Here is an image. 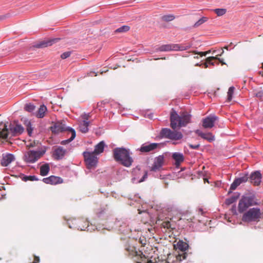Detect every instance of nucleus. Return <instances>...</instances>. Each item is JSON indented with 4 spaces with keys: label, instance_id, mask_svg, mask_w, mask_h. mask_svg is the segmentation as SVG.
<instances>
[{
    "label": "nucleus",
    "instance_id": "16",
    "mask_svg": "<svg viewBox=\"0 0 263 263\" xmlns=\"http://www.w3.org/2000/svg\"><path fill=\"white\" fill-rule=\"evenodd\" d=\"M66 153V150L62 147L59 146L57 148L54 152L53 156L55 159L59 160L62 159Z\"/></svg>",
    "mask_w": 263,
    "mask_h": 263
},
{
    "label": "nucleus",
    "instance_id": "6",
    "mask_svg": "<svg viewBox=\"0 0 263 263\" xmlns=\"http://www.w3.org/2000/svg\"><path fill=\"white\" fill-rule=\"evenodd\" d=\"M254 204L253 198L252 197L243 196L238 203V212L240 213H243L249 206H252Z\"/></svg>",
    "mask_w": 263,
    "mask_h": 263
},
{
    "label": "nucleus",
    "instance_id": "25",
    "mask_svg": "<svg viewBox=\"0 0 263 263\" xmlns=\"http://www.w3.org/2000/svg\"><path fill=\"white\" fill-rule=\"evenodd\" d=\"M69 132H70L71 134V136L70 138H69L68 139L62 141L61 142V144L62 145H65L69 143V142L72 141L76 137V134L75 130L72 128H69Z\"/></svg>",
    "mask_w": 263,
    "mask_h": 263
},
{
    "label": "nucleus",
    "instance_id": "52",
    "mask_svg": "<svg viewBox=\"0 0 263 263\" xmlns=\"http://www.w3.org/2000/svg\"><path fill=\"white\" fill-rule=\"evenodd\" d=\"M199 211L201 212V213H202V209H199Z\"/></svg>",
    "mask_w": 263,
    "mask_h": 263
},
{
    "label": "nucleus",
    "instance_id": "42",
    "mask_svg": "<svg viewBox=\"0 0 263 263\" xmlns=\"http://www.w3.org/2000/svg\"><path fill=\"white\" fill-rule=\"evenodd\" d=\"M189 146L192 149H197L199 147L200 144H196V145H193V144H189Z\"/></svg>",
    "mask_w": 263,
    "mask_h": 263
},
{
    "label": "nucleus",
    "instance_id": "34",
    "mask_svg": "<svg viewBox=\"0 0 263 263\" xmlns=\"http://www.w3.org/2000/svg\"><path fill=\"white\" fill-rule=\"evenodd\" d=\"M26 129H27V131L28 132V135L29 136H31L33 128L31 126V124L30 122H27L26 123Z\"/></svg>",
    "mask_w": 263,
    "mask_h": 263
},
{
    "label": "nucleus",
    "instance_id": "8",
    "mask_svg": "<svg viewBox=\"0 0 263 263\" xmlns=\"http://www.w3.org/2000/svg\"><path fill=\"white\" fill-rule=\"evenodd\" d=\"M97 155L93 152H85L83 153L85 161L88 169L94 168L97 165L98 160Z\"/></svg>",
    "mask_w": 263,
    "mask_h": 263
},
{
    "label": "nucleus",
    "instance_id": "47",
    "mask_svg": "<svg viewBox=\"0 0 263 263\" xmlns=\"http://www.w3.org/2000/svg\"><path fill=\"white\" fill-rule=\"evenodd\" d=\"M217 60H218V61H217L216 62V65H218L219 63H221L222 64V65H223L225 63L223 62V60H221L219 58H217Z\"/></svg>",
    "mask_w": 263,
    "mask_h": 263
},
{
    "label": "nucleus",
    "instance_id": "17",
    "mask_svg": "<svg viewBox=\"0 0 263 263\" xmlns=\"http://www.w3.org/2000/svg\"><path fill=\"white\" fill-rule=\"evenodd\" d=\"M59 39H53L47 41H43L35 45L36 48H44L47 46H51L53 43H55Z\"/></svg>",
    "mask_w": 263,
    "mask_h": 263
},
{
    "label": "nucleus",
    "instance_id": "1",
    "mask_svg": "<svg viewBox=\"0 0 263 263\" xmlns=\"http://www.w3.org/2000/svg\"><path fill=\"white\" fill-rule=\"evenodd\" d=\"M191 115L187 111H181L178 115L172 108L170 113V126L174 130L168 128H162L160 135L162 137L172 140H178L183 137L182 133L175 130L177 127H184L191 122Z\"/></svg>",
    "mask_w": 263,
    "mask_h": 263
},
{
    "label": "nucleus",
    "instance_id": "38",
    "mask_svg": "<svg viewBox=\"0 0 263 263\" xmlns=\"http://www.w3.org/2000/svg\"><path fill=\"white\" fill-rule=\"evenodd\" d=\"M23 180L25 181L29 180V181H34L36 180L37 179L36 178L35 176H25L23 177Z\"/></svg>",
    "mask_w": 263,
    "mask_h": 263
},
{
    "label": "nucleus",
    "instance_id": "48",
    "mask_svg": "<svg viewBox=\"0 0 263 263\" xmlns=\"http://www.w3.org/2000/svg\"><path fill=\"white\" fill-rule=\"evenodd\" d=\"M9 16V14H7L6 15H2L1 16V20H3V19H5L6 18H7Z\"/></svg>",
    "mask_w": 263,
    "mask_h": 263
},
{
    "label": "nucleus",
    "instance_id": "4",
    "mask_svg": "<svg viewBox=\"0 0 263 263\" xmlns=\"http://www.w3.org/2000/svg\"><path fill=\"white\" fill-rule=\"evenodd\" d=\"M262 218L263 211L258 208H252L243 213L241 220L246 223L258 222Z\"/></svg>",
    "mask_w": 263,
    "mask_h": 263
},
{
    "label": "nucleus",
    "instance_id": "21",
    "mask_svg": "<svg viewBox=\"0 0 263 263\" xmlns=\"http://www.w3.org/2000/svg\"><path fill=\"white\" fill-rule=\"evenodd\" d=\"M47 111V107L44 104L41 105L36 113V116L39 118H43Z\"/></svg>",
    "mask_w": 263,
    "mask_h": 263
},
{
    "label": "nucleus",
    "instance_id": "54",
    "mask_svg": "<svg viewBox=\"0 0 263 263\" xmlns=\"http://www.w3.org/2000/svg\"><path fill=\"white\" fill-rule=\"evenodd\" d=\"M183 259H185V255H184V256H183Z\"/></svg>",
    "mask_w": 263,
    "mask_h": 263
},
{
    "label": "nucleus",
    "instance_id": "13",
    "mask_svg": "<svg viewBox=\"0 0 263 263\" xmlns=\"http://www.w3.org/2000/svg\"><path fill=\"white\" fill-rule=\"evenodd\" d=\"M43 181L46 184H51L55 185L63 183L62 178L55 176H50L49 177L45 178L43 179Z\"/></svg>",
    "mask_w": 263,
    "mask_h": 263
},
{
    "label": "nucleus",
    "instance_id": "19",
    "mask_svg": "<svg viewBox=\"0 0 263 263\" xmlns=\"http://www.w3.org/2000/svg\"><path fill=\"white\" fill-rule=\"evenodd\" d=\"M172 158L175 161V165L177 166L180 165L181 163L184 161V156L182 154L180 153H174L172 155Z\"/></svg>",
    "mask_w": 263,
    "mask_h": 263
},
{
    "label": "nucleus",
    "instance_id": "31",
    "mask_svg": "<svg viewBox=\"0 0 263 263\" xmlns=\"http://www.w3.org/2000/svg\"><path fill=\"white\" fill-rule=\"evenodd\" d=\"M208 21V18L206 17H202L200 20H199L194 25V27H198L201 24H203L205 22Z\"/></svg>",
    "mask_w": 263,
    "mask_h": 263
},
{
    "label": "nucleus",
    "instance_id": "33",
    "mask_svg": "<svg viewBox=\"0 0 263 263\" xmlns=\"http://www.w3.org/2000/svg\"><path fill=\"white\" fill-rule=\"evenodd\" d=\"M91 117L90 113H84L81 116V118L82 119V121H85L86 122H89L88 120Z\"/></svg>",
    "mask_w": 263,
    "mask_h": 263
},
{
    "label": "nucleus",
    "instance_id": "40",
    "mask_svg": "<svg viewBox=\"0 0 263 263\" xmlns=\"http://www.w3.org/2000/svg\"><path fill=\"white\" fill-rule=\"evenodd\" d=\"M71 54V51H66V52H65L64 53H63L61 55V58L62 59H65L68 57H69L70 56Z\"/></svg>",
    "mask_w": 263,
    "mask_h": 263
},
{
    "label": "nucleus",
    "instance_id": "9",
    "mask_svg": "<svg viewBox=\"0 0 263 263\" xmlns=\"http://www.w3.org/2000/svg\"><path fill=\"white\" fill-rule=\"evenodd\" d=\"M218 117L214 115H210L202 119V126L205 128H211L214 126V123Z\"/></svg>",
    "mask_w": 263,
    "mask_h": 263
},
{
    "label": "nucleus",
    "instance_id": "15",
    "mask_svg": "<svg viewBox=\"0 0 263 263\" xmlns=\"http://www.w3.org/2000/svg\"><path fill=\"white\" fill-rule=\"evenodd\" d=\"M251 182L254 185H259L261 182V174L258 171H256L251 174L250 177Z\"/></svg>",
    "mask_w": 263,
    "mask_h": 263
},
{
    "label": "nucleus",
    "instance_id": "28",
    "mask_svg": "<svg viewBox=\"0 0 263 263\" xmlns=\"http://www.w3.org/2000/svg\"><path fill=\"white\" fill-rule=\"evenodd\" d=\"M175 17L173 14L164 15L161 17V20L164 22H170L175 19Z\"/></svg>",
    "mask_w": 263,
    "mask_h": 263
},
{
    "label": "nucleus",
    "instance_id": "7",
    "mask_svg": "<svg viewBox=\"0 0 263 263\" xmlns=\"http://www.w3.org/2000/svg\"><path fill=\"white\" fill-rule=\"evenodd\" d=\"M191 45L188 44L184 45L182 44H166L160 46L158 50L160 51H183L190 48Z\"/></svg>",
    "mask_w": 263,
    "mask_h": 263
},
{
    "label": "nucleus",
    "instance_id": "2",
    "mask_svg": "<svg viewBox=\"0 0 263 263\" xmlns=\"http://www.w3.org/2000/svg\"><path fill=\"white\" fill-rule=\"evenodd\" d=\"M24 131V127L16 121L11 123L9 127L6 124L4 125V128L0 132V139H5L10 137H15L21 135Z\"/></svg>",
    "mask_w": 263,
    "mask_h": 263
},
{
    "label": "nucleus",
    "instance_id": "51",
    "mask_svg": "<svg viewBox=\"0 0 263 263\" xmlns=\"http://www.w3.org/2000/svg\"><path fill=\"white\" fill-rule=\"evenodd\" d=\"M224 48L227 50H228V46H225Z\"/></svg>",
    "mask_w": 263,
    "mask_h": 263
},
{
    "label": "nucleus",
    "instance_id": "56",
    "mask_svg": "<svg viewBox=\"0 0 263 263\" xmlns=\"http://www.w3.org/2000/svg\"><path fill=\"white\" fill-rule=\"evenodd\" d=\"M2 124V122H0V125Z\"/></svg>",
    "mask_w": 263,
    "mask_h": 263
},
{
    "label": "nucleus",
    "instance_id": "22",
    "mask_svg": "<svg viewBox=\"0 0 263 263\" xmlns=\"http://www.w3.org/2000/svg\"><path fill=\"white\" fill-rule=\"evenodd\" d=\"M217 60V57H208L205 60V62L204 63V68H206L208 67L209 65H215V64H216V62Z\"/></svg>",
    "mask_w": 263,
    "mask_h": 263
},
{
    "label": "nucleus",
    "instance_id": "5",
    "mask_svg": "<svg viewBox=\"0 0 263 263\" xmlns=\"http://www.w3.org/2000/svg\"><path fill=\"white\" fill-rule=\"evenodd\" d=\"M45 153L44 151H29L25 153L23 159L27 163H33L41 158Z\"/></svg>",
    "mask_w": 263,
    "mask_h": 263
},
{
    "label": "nucleus",
    "instance_id": "37",
    "mask_svg": "<svg viewBox=\"0 0 263 263\" xmlns=\"http://www.w3.org/2000/svg\"><path fill=\"white\" fill-rule=\"evenodd\" d=\"M248 179V177H247V176L245 175L241 177H239L238 178L236 179V180L238 182V184H240L241 183H242L243 182H246V181H247Z\"/></svg>",
    "mask_w": 263,
    "mask_h": 263
},
{
    "label": "nucleus",
    "instance_id": "49",
    "mask_svg": "<svg viewBox=\"0 0 263 263\" xmlns=\"http://www.w3.org/2000/svg\"><path fill=\"white\" fill-rule=\"evenodd\" d=\"M206 181L208 182V179L204 178V182H205Z\"/></svg>",
    "mask_w": 263,
    "mask_h": 263
},
{
    "label": "nucleus",
    "instance_id": "46",
    "mask_svg": "<svg viewBox=\"0 0 263 263\" xmlns=\"http://www.w3.org/2000/svg\"><path fill=\"white\" fill-rule=\"evenodd\" d=\"M231 212L234 214V215H236L237 214V212H236V208L235 206H233L231 209Z\"/></svg>",
    "mask_w": 263,
    "mask_h": 263
},
{
    "label": "nucleus",
    "instance_id": "44",
    "mask_svg": "<svg viewBox=\"0 0 263 263\" xmlns=\"http://www.w3.org/2000/svg\"><path fill=\"white\" fill-rule=\"evenodd\" d=\"M40 258L39 256L36 255H34V259L32 262L31 263H39L40 262Z\"/></svg>",
    "mask_w": 263,
    "mask_h": 263
},
{
    "label": "nucleus",
    "instance_id": "30",
    "mask_svg": "<svg viewBox=\"0 0 263 263\" xmlns=\"http://www.w3.org/2000/svg\"><path fill=\"white\" fill-rule=\"evenodd\" d=\"M238 197L237 196H232L229 198L226 199L225 201V203L227 205H230L233 203H234L236 200L237 199Z\"/></svg>",
    "mask_w": 263,
    "mask_h": 263
},
{
    "label": "nucleus",
    "instance_id": "20",
    "mask_svg": "<svg viewBox=\"0 0 263 263\" xmlns=\"http://www.w3.org/2000/svg\"><path fill=\"white\" fill-rule=\"evenodd\" d=\"M104 146V142L101 141L95 146V149L92 152L96 155H99L103 152Z\"/></svg>",
    "mask_w": 263,
    "mask_h": 263
},
{
    "label": "nucleus",
    "instance_id": "53",
    "mask_svg": "<svg viewBox=\"0 0 263 263\" xmlns=\"http://www.w3.org/2000/svg\"><path fill=\"white\" fill-rule=\"evenodd\" d=\"M194 58H197H197H198V56H196V57H195Z\"/></svg>",
    "mask_w": 263,
    "mask_h": 263
},
{
    "label": "nucleus",
    "instance_id": "55",
    "mask_svg": "<svg viewBox=\"0 0 263 263\" xmlns=\"http://www.w3.org/2000/svg\"><path fill=\"white\" fill-rule=\"evenodd\" d=\"M105 71H102V72H101V74H102L104 72H105Z\"/></svg>",
    "mask_w": 263,
    "mask_h": 263
},
{
    "label": "nucleus",
    "instance_id": "39",
    "mask_svg": "<svg viewBox=\"0 0 263 263\" xmlns=\"http://www.w3.org/2000/svg\"><path fill=\"white\" fill-rule=\"evenodd\" d=\"M240 184H238V182H237V181L236 179H235L234 181H233V182L231 184L230 190H234Z\"/></svg>",
    "mask_w": 263,
    "mask_h": 263
},
{
    "label": "nucleus",
    "instance_id": "12",
    "mask_svg": "<svg viewBox=\"0 0 263 263\" xmlns=\"http://www.w3.org/2000/svg\"><path fill=\"white\" fill-rule=\"evenodd\" d=\"M14 160L15 157L13 154L9 153L4 154L2 155L1 164L3 166H7Z\"/></svg>",
    "mask_w": 263,
    "mask_h": 263
},
{
    "label": "nucleus",
    "instance_id": "23",
    "mask_svg": "<svg viewBox=\"0 0 263 263\" xmlns=\"http://www.w3.org/2000/svg\"><path fill=\"white\" fill-rule=\"evenodd\" d=\"M90 122H86L85 121H81L79 125V130L82 133H86L88 132V126Z\"/></svg>",
    "mask_w": 263,
    "mask_h": 263
},
{
    "label": "nucleus",
    "instance_id": "10",
    "mask_svg": "<svg viewBox=\"0 0 263 263\" xmlns=\"http://www.w3.org/2000/svg\"><path fill=\"white\" fill-rule=\"evenodd\" d=\"M70 127H67L62 122H57L54 123L53 125L50 127V129L54 134H59L64 131H69Z\"/></svg>",
    "mask_w": 263,
    "mask_h": 263
},
{
    "label": "nucleus",
    "instance_id": "29",
    "mask_svg": "<svg viewBox=\"0 0 263 263\" xmlns=\"http://www.w3.org/2000/svg\"><path fill=\"white\" fill-rule=\"evenodd\" d=\"M24 109L28 112H32L35 109V106L32 103H27L25 105Z\"/></svg>",
    "mask_w": 263,
    "mask_h": 263
},
{
    "label": "nucleus",
    "instance_id": "41",
    "mask_svg": "<svg viewBox=\"0 0 263 263\" xmlns=\"http://www.w3.org/2000/svg\"><path fill=\"white\" fill-rule=\"evenodd\" d=\"M193 53L195 54H199L200 57L205 56L207 54L210 52V51H208L205 52H196V51H193Z\"/></svg>",
    "mask_w": 263,
    "mask_h": 263
},
{
    "label": "nucleus",
    "instance_id": "32",
    "mask_svg": "<svg viewBox=\"0 0 263 263\" xmlns=\"http://www.w3.org/2000/svg\"><path fill=\"white\" fill-rule=\"evenodd\" d=\"M234 87H230L229 88L228 91V101L229 102H230L232 99L233 95L234 93Z\"/></svg>",
    "mask_w": 263,
    "mask_h": 263
},
{
    "label": "nucleus",
    "instance_id": "14",
    "mask_svg": "<svg viewBox=\"0 0 263 263\" xmlns=\"http://www.w3.org/2000/svg\"><path fill=\"white\" fill-rule=\"evenodd\" d=\"M164 163V157L163 156H159L155 159L154 164H153L151 170L152 171H157L159 170Z\"/></svg>",
    "mask_w": 263,
    "mask_h": 263
},
{
    "label": "nucleus",
    "instance_id": "11",
    "mask_svg": "<svg viewBox=\"0 0 263 263\" xmlns=\"http://www.w3.org/2000/svg\"><path fill=\"white\" fill-rule=\"evenodd\" d=\"M159 144L156 143H144L143 144L139 149L140 152L143 153H147L152 152L156 149Z\"/></svg>",
    "mask_w": 263,
    "mask_h": 263
},
{
    "label": "nucleus",
    "instance_id": "35",
    "mask_svg": "<svg viewBox=\"0 0 263 263\" xmlns=\"http://www.w3.org/2000/svg\"><path fill=\"white\" fill-rule=\"evenodd\" d=\"M161 226L162 227H163L164 228H166V229H173V228L172 227V224L170 222V221L169 220H165V221H164L162 224H161Z\"/></svg>",
    "mask_w": 263,
    "mask_h": 263
},
{
    "label": "nucleus",
    "instance_id": "18",
    "mask_svg": "<svg viewBox=\"0 0 263 263\" xmlns=\"http://www.w3.org/2000/svg\"><path fill=\"white\" fill-rule=\"evenodd\" d=\"M195 133L197 134L199 136H200L202 138L208 140L209 142H211L214 140V137L211 133H203L199 129L195 130Z\"/></svg>",
    "mask_w": 263,
    "mask_h": 263
},
{
    "label": "nucleus",
    "instance_id": "45",
    "mask_svg": "<svg viewBox=\"0 0 263 263\" xmlns=\"http://www.w3.org/2000/svg\"><path fill=\"white\" fill-rule=\"evenodd\" d=\"M133 173L134 175L139 174L141 173V171L139 168H135L134 170Z\"/></svg>",
    "mask_w": 263,
    "mask_h": 263
},
{
    "label": "nucleus",
    "instance_id": "27",
    "mask_svg": "<svg viewBox=\"0 0 263 263\" xmlns=\"http://www.w3.org/2000/svg\"><path fill=\"white\" fill-rule=\"evenodd\" d=\"M130 29L129 26L127 25H124L119 28L117 29L115 31V33H123L128 31Z\"/></svg>",
    "mask_w": 263,
    "mask_h": 263
},
{
    "label": "nucleus",
    "instance_id": "57",
    "mask_svg": "<svg viewBox=\"0 0 263 263\" xmlns=\"http://www.w3.org/2000/svg\"><path fill=\"white\" fill-rule=\"evenodd\" d=\"M262 68H263V63H262Z\"/></svg>",
    "mask_w": 263,
    "mask_h": 263
},
{
    "label": "nucleus",
    "instance_id": "24",
    "mask_svg": "<svg viewBox=\"0 0 263 263\" xmlns=\"http://www.w3.org/2000/svg\"><path fill=\"white\" fill-rule=\"evenodd\" d=\"M50 170L49 165L47 163H46L43 165H42L40 167V175L43 176H46Z\"/></svg>",
    "mask_w": 263,
    "mask_h": 263
},
{
    "label": "nucleus",
    "instance_id": "36",
    "mask_svg": "<svg viewBox=\"0 0 263 263\" xmlns=\"http://www.w3.org/2000/svg\"><path fill=\"white\" fill-rule=\"evenodd\" d=\"M214 11L218 16L224 15L227 11L225 9H215Z\"/></svg>",
    "mask_w": 263,
    "mask_h": 263
},
{
    "label": "nucleus",
    "instance_id": "43",
    "mask_svg": "<svg viewBox=\"0 0 263 263\" xmlns=\"http://www.w3.org/2000/svg\"><path fill=\"white\" fill-rule=\"evenodd\" d=\"M147 172H145L143 177L138 181V182H141L145 180V179L147 177Z\"/></svg>",
    "mask_w": 263,
    "mask_h": 263
},
{
    "label": "nucleus",
    "instance_id": "3",
    "mask_svg": "<svg viewBox=\"0 0 263 263\" xmlns=\"http://www.w3.org/2000/svg\"><path fill=\"white\" fill-rule=\"evenodd\" d=\"M113 156L117 162H120L126 167L131 166L133 162L128 151L124 148L118 147L115 148L113 151Z\"/></svg>",
    "mask_w": 263,
    "mask_h": 263
},
{
    "label": "nucleus",
    "instance_id": "26",
    "mask_svg": "<svg viewBox=\"0 0 263 263\" xmlns=\"http://www.w3.org/2000/svg\"><path fill=\"white\" fill-rule=\"evenodd\" d=\"M177 248L180 251L184 252L188 249L189 245L182 240H179L177 243Z\"/></svg>",
    "mask_w": 263,
    "mask_h": 263
},
{
    "label": "nucleus",
    "instance_id": "50",
    "mask_svg": "<svg viewBox=\"0 0 263 263\" xmlns=\"http://www.w3.org/2000/svg\"><path fill=\"white\" fill-rule=\"evenodd\" d=\"M223 52H224V51L222 50V52H221V54H219V55H217V56H218V55H220V56L222 53H223Z\"/></svg>",
    "mask_w": 263,
    "mask_h": 263
}]
</instances>
